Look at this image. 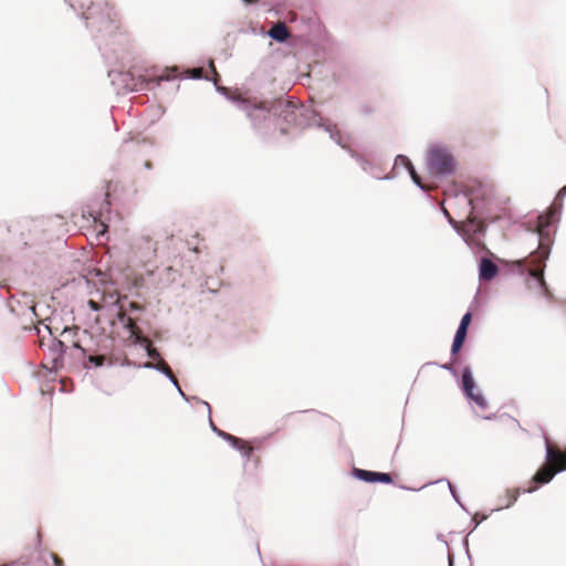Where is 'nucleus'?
<instances>
[{
  "mask_svg": "<svg viewBox=\"0 0 566 566\" xmlns=\"http://www.w3.org/2000/svg\"><path fill=\"white\" fill-rule=\"evenodd\" d=\"M565 197L566 185L556 192L552 206L546 211L528 214L523 223L524 229L537 239V248L531 253L533 269L531 268L524 276L525 285L548 303L554 301V294L546 283L545 268L554 245Z\"/></svg>",
  "mask_w": 566,
  "mask_h": 566,
  "instance_id": "f257e3e1",
  "label": "nucleus"
},
{
  "mask_svg": "<svg viewBox=\"0 0 566 566\" xmlns=\"http://www.w3.org/2000/svg\"><path fill=\"white\" fill-rule=\"evenodd\" d=\"M277 116V130L281 136L295 138L301 130L306 127H317L328 133L329 138L339 147L348 151V147L343 144V135L326 118L315 111L296 105L290 99H284L283 105H279L275 111Z\"/></svg>",
  "mask_w": 566,
  "mask_h": 566,
  "instance_id": "f03ea898",
  "label": "nucleus"
},
{
  "mask_svg": "<svg viewBox=\"0 0 566 566\" xmlns=\"http://www.w3.org/2000/svg\"><path fill=\"white\" fill-rule=\"evenodd\" d=\"M65 3L76 13L78 18L85 21L95 40L98 51L103 56L106 55V48L116 41L112 39L117 36L119 27L116 24L106 0H64Z\"/></svg>",
  "mask_w": 566,
  "mask_h": 566,
  "instance_id": "7ed1b4c3",
  "label": "nucleus"
},
{
  "mask_svg": "<svg viewBox=\"0 0 566 566\" xmlns=\"http://www.w3.org/2000/svg\"><path fill=\"white\" fill-rule=\"evenodd\" d=\"M216 92L237 105L244 112L254 133L263 140L274 138L277 130V116L275 113L279 105H283V97L273 101H261L254 97L244 98L231 93L230 88L219 85L213 81Z\"/></svg>",
  "mask_w": 566,
  "mask_h": 566,
  "instance_id": "20e7f679",
  "label": "nucleus"
},
{
  "mask_svg": "<svg viewBox=\"0 0 566 566\" xmlns=\"http://www.w3.org/2000/svg\"><path fill=\"white\" fill-rule=\"evenodd\" d=\"M107 76L111 78L112 85L117 94H127L139 91H154L159 87L163 82H172L181 80L174 67H166L160 75L145 73L136 74L133 71L108 70Z\"/></svg>",
  "mask_w": 566,
  "mask_h": 566,
  "instance_id": "39448f33",
  "label": "nucleus"
},
{
  "mask_svg": "<svg viewBox=\"0 0 566 566\" xmlns=\"http://www.w3.org/2000/svg\"><path fill=\"white\" fill-rule=\"evenodd\" d=\"M457 196H462L469 207L470 212L479 223L494 222L493 199L494 193L491 186L473 179L461 186Z\"/></svg>",
  "mask_w": 566,
  "mask_h": 566,
  "instance_id": "423d86ee",
  "label": "nucleus"
},
{
  "mask_svg": "<svg viewBox=\"0 0 566 566\" xmlns=\"http://www.w3.org/2000/svg\"><path fill=\"white\" fill-rule=\"evenodd\" d=\"M88 218L92 219L93 223L97 229V238L104 237L112 226H116L120 221L119 213L113 210L112 202L106 192L98 193L91 199L86 207Z\"/></svg>",
  "mask_w": 566,
  "mask_h": 566,
  "instance_id": "0eeeda50",
  "label": "nucleus"
},
{
  "mask_svg": "<svg viewBox=\"0 0 566 566\" xmlns=\"http://www.w3.org/2000/svg\"><path fill=\"white\" fill-rule=\"evenodd\" d=\"M426 167L432 177L444 179L457 172L458 160L446 145L438 143L428 148Z\"/></svg>",
  "mask_w": 566,
  "mask_h": 566,
  "instance_id": "6e6552de",
  "label": "nucleus"
},
{
  "mask_svg": "<svg viewBox=\"0 0 566 566\" xmlns=\"http://www.w3.org/2000/svg\"><path fill=\"white\" fill-rule=\"evenodd\" d=\"M458 387L462 392L463 397L470 402L474 403L481 410H485L489 407V401L484 394L479 389L475 381L472 367L464 365L461 368V376L458 380Z\"/></svg>",
  "mask_w": 566,
  "mask_h": 566,
  "instance_id": "1a4fd4ad",
  "label": "nucleus"
},
{
  "mask_svg": "<svg viewBox=\"0 0 566 566\" xmlns=\"http://www.w3.org/2000/svg\"><path fill=\"white\" fill-rule=\"evenodd\" d=\"M129 248L133 258L143 265H147L159 254V239L140 234L132 239Z\"/></svg>",
  "mask_w": 566,
  "mask_h": 566,
  "instance_id": "9d476101",
  "label": "nucleus"
},
{
  "mask_svg": "<svg viewBox=\"0 0 566 566\" xmlns=\"http://www.w3.org/2000/svg\"><path fill=\"white\" fill-rule=\"evenodd\" d=\"M350 475L355 480L369 484H395L392 475L388 472L373 471L353 467Z\"/></svg>",
  "mask_w": 566,
  "mask_h": 566,
  "instance_id": "9b49d317",
  "label": "nucleus"
},
{
  "mask_svg": "<svg viewBox=\"0 0 566 566\" xmlns=\"http://www.w3.org/2000/svg\"><path fill=\"white\" fill-rule=\"evenodd\" d=\"M50 335L52 336L51 344L49 346V350L54 354V357L51 360V368H46V370L51 374H57L64 367V355L67 350V346L65 343L57 337H55L50 328H48Z\"/></svg>",
  "mask_w": 566,
  "mask_h": 566,
  "instance_id": "f8f14e48",
  "label": "nucleus"
},
{
  "mask_svg": "<svg viewBox=\"0 0 566 566\" xmlns=\"http://www.w3.org/2000/svg\"><path fill=\"white\" fill-rule=\"evenodd\" d=\"M439 483H446L448 485V489L450 491V494L452 496V499L454 500V502L459 505V507L465 512L467 514H471L470 511L468 510L467 505L462 502L461 497H460V494H459V491H458V488L447 478H440L436 481H430L428 483H426L424 485H422L421 488H411V486H408V485H403V484H400L399 488L401 490H405V491H412V492H418L429 485H433V484H439Z\"/></svg>",
  "mask_w": 566,
  "mask_h": 566,
  "instance_id": "ddd939ff",
  "label": "nucleus"
},
{
  "mask_svg": "<svg viewBox=\"0 0 566 566\" xmlns=\"http://www.w3.org/2000/svg\"><path fill=\"white\" fill-rule=\"evenodd\" d=\"M500 269L488 256H481L478 260V279L480 282H491L499 275Z\"/></svg>",
  "mask_w": 566,
  "mask_h": 566,
  "instance_id": "4468645a",
  "label": "nucleus"
},
{
  "mask_svg": "<svg viewBox=\"0 0 566 566\" xmlns=\"http://www.w3.org/2000/svg\"><path fill=\"white\" fill-rule=\"evenodd\" d=\"M136 367L155 370L165 376L171 384H175V376L172 375L169 365L164 359L159 361L139 363Z\"/></svg>",
  "mask_w": 566,
  "mask_h": 566,
  "instance_id": "2eb2a0df",
  "label": "nucleus"
},
{
  "mask_svg": "<svg viewBox=\"0 0 566 566\" xmlns=\"http://www.w3.org/2000/svg\"><path fill=\"white\" fill-rule=\"evenodd\" d=\"M268 34L274 42L279 44L287 43L290 38L289 30L283 23L273 25Z\"/></svg>",
  "mask_w": 566,
  "mask_h": 566,
  "instance_id": "dca6fc26",
  "label": "nucleus"
},
{
  "mask_svg": "<svg viewBox=\"0 0 566 566\" xmlns=\"http://www.w3.org/2000/svg\"><path fill=\"white\" fill-rule=\"evenodd\" d=\"M532 263L526 264L524 259L506 261V270L513 274H517L522 277L525 276L527 271L531 269Z\"/></svg>",
  "mask_w": 566,
  "mask_h": 566,
  "instance_id": "f3484780",
  "label": "nucleus"
},
{
  "mask_svg": "<svg viewBox=\"0 0 566 566\" xmlns=\"http://www.w3.org/2000/svg\"><path fill=\"white\" fill-rule=\"evenodd\" d=\"M208 420H209V426H210L211 431L213 433H216L217 437H219L220 439L226 441L232 449H238L237 442H238L239 438L218 428L216 426V423L212 421L211 417L208 418Z\"/></svg>",
  "mask_w": 566,
  "mask_h": 566,
  "instance_id": "a211bd4d",
  "label": "nucleus"
},
{
  "mask_svg": "<svg viewBox=\"0 0 566 566\" xmlns=\"http://www.w3.org/2000/svg\"><path fill=\"white\" fill-rule=\"evenodd\" d=\"M467 335H468L467 332L461 333L460 331H455L453 339H452V344L450 347V356L452 358V361H457V356H459V353L463 347Z\"/></svg>",
  "mask_w": 566,
  "mask_h": 566,
  "instance_id": "6ab92c4d",
  "label": "nucleus"
},
{
  "mask_svg": "<svg viewBox=\"0 0 566 566\" xmlns=\"http://www.w3.org/2000/svg\"><path fill=\"white\" fill-rule=\"evenodd\" d=\"M118 321L120 322L124 329H126L129 336L140 344V336L137 334L135 322L127 314H118Z\"/></svg>",
  "mask_w": 566,
  "mask_h": 566,
  "instance_id": "aec40b11",
  "label": "nucleus"
},
{
  "mask_svg": "<svg viewBox=\"0 0 566 566\" xmlns=\"http://www.w3.org/2000/svg\"><path fill=\"white\" fill-rule=\"evenodd\" d=\"M428 365H434L441 369L449 371L455 379V382L458 384V380L460 379V376H461V371L459 373V370H458V366L461 365L460 357L457 356V361H452V358L450 357V361H448V363L439 364L437 361H433V363H428Z\"/></svg>",
  "mask_w": 566,
  "mask_h": 566,
  "instance_id": "412c9836",
  "label": "nucleus"
},
{
  "mask_svg": "<svg viewBox=\"0 0 566 566\" xmlns=\"http://www.w3.org/2000/svg\"><path fill=\"white\" fill-rule=\"evenodd\" d=\"M273 436V433H269L263 437H254L248 440H243V446L250 449V451L254 454L255 452L262 450L264 443Z\"/></svg>",
  "mask_w": 566,
  "mask_h": 566,
  "instance_id": "4be33fe9",
  "label": "nucleus"
},
{
  "mask_svg": "<svg viewBox=\"0 0 566 566\" xmlns=\"http://www.w3.org/2000/svg\"><path fill=\"white\" fill-rule=\"evenodd\" d=\"M237 448L238 449H234V450L241 454V457L243 459L244 470H250V462L252 460L253 453L250 451V449H248L247 447L243 446L242 439L238 440Z\"/></svg>",
  "mask_w": 566,
  "mask_h": 566,
  "instance_id": "5701e85b",
  "label": "nucleus"
},
{
  "mask_svg": "<svg viewBox=\"0 0 566 566\" xmlns=\"http://www.w3.org/2000/svg\"><path fill=\"white\" fill-rule=\"evenodd\" d=\"M82 358L83 368L86 370L91 368H101L104 365L102 358L93 357L91 355H87V353L83 355Z\"/></svg>",
  "mask_w": 566,
  "mask_h": 566,
  "instance_id": "b1692460",
  "label": "nucleus"
},
{
  "mask_svg": "<svg viewBox=\"0 0 566 566\" xmlns=\"http://www.w3.org/2000/svg\"><path fill=\"white\" fill-rule=\"evenodd\" d=\"M348 154L352 158H354L361 167V169L366 172H369L375 166L368 159L364 158L354 149H348Z\"/></svg>",
  "mask_w": 566,
  "mask_h": 566,
  "instance_id": "393cba45",
  "label": "nucleus"
},
{
  "mask_svg": "<svg viewBox=\"0 0 566 566\" xmlns=\"http://www.w3.org/2000/svg\"><path fill=\"white\" fill-rule=\"evenodd\" d=\"M412 184L419 189L421 190L427 198H429V193H428V190L427 188L424 187L423 182L421 181L417 170H416V167L413 166L412 169L408 170L407 171Z\"/></svg>",
  "mask_w": 566,
  "mask_h": 566,
  "instance_id": "a878e982",
  "label": "nucleus"
},
{
  "mask_svg": "<svg viewBox=\"0 0 566 566\" xmlns=\"http://www.w3.org/2000/svg\"><path fill=\"white\" fill-rule=\"evenodd\" d=\"M415 165L412 164L411 159L407 155L399 154L396 156L394 160V169L397 167H402L407 171L412 169Z\"/></svg>",
  "mask_w": 566,
  "mask_h": 566,
  "instance_id": "bb28decb",
  "label": "nucleus"
},
{
  "mask_svg": "<svg viewBox=\"0 0 566 566\" xmlns=\"http://www.w3.org/2000/svg\"><path fill=\"white\" fill-rule=\"evenodd\" d=\"M471 321H472V313L470 311H468L461 317L457 331H460L461 333L462 332H467L468 333V327L471 324Z\"/></svg>",
  "mask_w": 566,
  "mask_h": 566,
  "instance_id": "cd10ccee",
  "label": "nucleus"
},
{
  "mask_svg": "<svg viewBox=\"0 0 566 566\" xmlns=\"http://www.w3.org/2000/svg\"><path fill=\"white\" fill-rule=\"evenodd\" d=\"M506 494H507L510 501L505 505V507H511L517 501V499L521 494V490L520 489H510L506 491Z\"/></svg>",
  "mask_w": 566,
  "mask_h": 566,
  "instance_id": "c85d7f7f",
  "label": "nucleus"
},
{
  "mask_svg": "<svg viewBox=\"0 0 566 566\" xmlns=\"http://www.w3.org/2000/svg\"><path fill=\"white\" fill-rule=\"evenodd\" d=\"M142 346L146 350V355L149 358L148 361H159V360H161L160 354L158 352H156L155 349L149 348V346L147 344L146 345H142Z\"/></svg>",
  "mask_w": 566,
  "mask_h": 566,
  "instance_id": "c756f323",
  "label": "nucleus"
},
{
  "mask_svg": "<svg viewBox=\"0 0 566 566\" xmlns=\"http://www.w3.org/2000/svg\"><path fill=\"white\" fill-rule=\"evenodd\" d=\"M174 243H175L174 234L172 233L165 234V244L161 247V249L159 248V253L164 254L165 249H167L169 252L172 249Z\"/></svg>",
  "mask_w": 566,
  "mask_h": 566,
  "instance_id": "7c9ffc66",
  "label": "nucleus"
},
{
  "mask_svg": "<svg viewBox=\"0 0 566 566\" xmlns=\"http://www.w3.org/2000/svg\"><path fill=\"white\" fill-rule=\"evenodd\" d=\"M441 212L443 213V216L446 217L448 223L452 227V229L459 234L461 235L460 233V230L457 226V221L450 216L449 211L446 209V208H442L441 209Z\"/></svg>",
  "mask_w": 566,
  "mask_h": 566,
  "instance_id": "2f4dec72",
  "label": "nucleus"
},
{
  "mask_svg": "<svg viewBox=\"0 0 566 566\" xmlns=\"http://www.w3.org/2000/svg\"><path fill=\"white\" fill-rule=\"evenodd\" d=\"M486 518H488V515H482L480 518H478L476 515L472 516V518L470 521L471 530H470L469 534H472L479 527V525Z\"/></svg>",
  "mask_w": 566,
  "mask_h": 566,
  "instance_id": "473e14b6",
  "label": "nucleus"
},
{
  "mask_svg": "<svg viewBox=\"0 0 566 566\" xmlns=\"http://www.w3.org/2000/svg\"><path fill=\"white\" fill-rule=\"evenodd\" d=\"M189 398H191V401H193V402H197V403H200V405L205 406V407H206V409H207L208 418H210V416H211V406H210V403H209V402H207V401L202 400V399H201V398H199L198 396H189Z\"/></svg>",
  "mask_w": 566,
  "mask_h": 566,
  "instance_id": "72a5a7b5",
  "label": "nucleus"
},
{
  "mask_svg": "<svg viewBox=\"0 0 566 566\" xmlns=\"http://www.w3.org/2000/svg\"><path fill=\"white\" fill-rule=\"evenodd\" d=\"M174 387L176 388L178 395L188 403L191 402V398H189V396L187 394H185V391L181 389L178 380L175 378V384H172Z\"/></svg>",
  "mask_w": 566,
  "mask_h": 566,
  "instance_id": "f704fd0d",
  "label": "nucleus"
},
{
  "mask_svg": "<svg viewBox=\"0 0 566 566\" xmlns=\"http://www.w3.org/2000/svg\"><path fill=\"white\" fill-rule=\"evenodd\" d=\"M50 557L54 566H64L63 559L55 553H50Z\"/></svg>",
  "mask_w": 566,
  "mask_h": 566,
  "instance_id": "c9c22d12",
  "label": "nucleus"
},
{
  "mask_svg": "<svg viewBox=\"0 0 566 566\" xmlns=\"http://www.w3.org/2000/svg\"><path fill=\"white\" fill-rule=\"evenodd\" d=\"M359 112L364 116H369L374 113V108L371 106L365 104L360 107Z\"/></svg>",
  "mask_w": 566,
  "mask_h": 566,
  "instance_id": "e433bc0d",
  "label": "nucleus"
},
{
  "mask_svg": "<svg viewBox=\"0 0 566 566\" xmlns=\"http://www.w3.org/2000/svg\"><path fill=\"white\" fill-rule=\"evenodd\" d=\"M13 302H15L17 304H20V300L17 297V295H13L11 297V302H9L7 304L9 312L14 314L15 313V308L13 306Z\"/></svg>",
  "mask_w": 566,
  "mask_h": 566,
  "instance_id": "4c0bfd02",
  "label": "nucleus"
},
{
  "mask_svg": "<svg viewBox=\"0 0 566 566\" xmlns=\"http://www.w3.org/2000/svg\"><path fill=\"white\" fill-rule=\"evenodd\" d=\"M261 463V459L259 457H252V460L250 462V469L252 468L253 471H256L259 465Z\"/></svg>",
  "mask_w": 566,
  "mask_h": 566,
  "instance_id": "58836bf2",
  "label": "nucleus"
},
{
  "mask_svg": "<svg viewBox=\"0 0 566 566\" xmlns=\"http://www.w3.org/2000/svg\"><path fill=\"white\" fill-rule=\"evenodd\" d=\"M397 177V175L394 172V169L390 174L382 176V177H376L378 180H392Z\"/></svg>",
  "mask_w": 566,
  "mask_h": 566,
  "instance_id": "ea45409f",
  "label": "nucleus"
},
{
  "mask_svg": "<svg viewBox=\"0 0 566 566\" xmlns=\"http://www.w3.org/2000/svg\"><path fill=\"white\" fill-rule=\"evenodd\" d=\"M448 566H454V554L452 552H448Z\"/></svg>",
  "mask_w": 566,
  "mask_h": 566,
  "instance_id": "a19ab883",
  "label": "nucleus"
},
{
  "mask_svg": "<svg viewBox=\"0 0 566 566\" xmlns=\"http://www.w3.org/2000/svg\"><path fill=\"white\" fill-rule=\"evenodd\" d=\"M129 308L133 311V312H139L142 310L140 305L137 304V303H133L130 302L129 303Z\"/></svg>",
  "mask_w": 566,
  "mask_h": 566,
  "instance_id": "79ce46f5",
  "label": "nucleus"
},
{
  "mask_svg": "<svg viewBox=\"0 0 566 566\" xmlns=\"http://www.w3.org/2000/svg\"><path fill=\"white\" fill-rule=\"evenodd\" d=\"M73 348L80 350L82 356L86 354V349L82 347L78 343H73Z\"/></svg>",
  "mask_w": 566,
  "mask_h": 566,
  "instance_id": "37998d69",
  "label": "nucleus"
},
{
  "mask_svg": "<svg viewBox=\"0 0 566 566\" xmlns=\"http://www.w3.org/2000/svg\"><path fill=\"white\" fill-rule=\"evenodd\" d=\"M301 21L306 24L305 25L306 29H310V23L314 22V19L307 17V18H302Z\"/></svg>",
  "mask_w": 566,
  "mask_h": 566,
  "instance_id": "c03bdc74",
  "label": "nucleus"
},
{
  "mask_svg": "<svg viewBox=\"0 0 566 566\" xmlns=\"http://www.w3.org/2000/svg\"><path fill=\"white\" fill-rule=\"evenodd\" d=\"M469 535H470V534L468 533V534H467V536H465V537L463 538V541H462V545H463L464 552L470 549V548H469V538H468V537H469Z\"/></svg>",
  "mask_w": 566,
  "mask_h": 566,
  "instance_id": "a18cd8bd",
  "label": "nucleus"
},
{
  "mask_svg": "<svg viewBox=\"0 0 566 566\" xmlns=\"http://www.w3.org/2000/svg\"><path fill=\"white\" fill-rule=\"evenodd\" d=\"M190 78L192 80H205V81H211L208 76H201L200 74L196 73Z\"/></svg>",
  "mask_w": 566,
  "mask_h": 566,
  "instance_id": "49530a36",
  "label": "nucleus"
},
{
  "mask_svg": "<svg viewBox=\"0 0 566 566\" xmlns=\"http://www.w3.org/2000/svg\"><path fill=\"white\" fill-rule=\"evenodd\" d=\"M496 418H497L496 413H490V415H486V416L482 417L483 420H488V421L494 420Z\"/></svg>",
  "mask_w": 566,
  "mask_h": 566,
  "instance_id": "de8ad7c7",
  "label": "nucleus"
},
{
  "mask_svg": "<svg viewBox=\"0 0 566 566\" xmlns=\"http://www.w3.org/2000/svg\"><path fill=\"white\" fill-rule=\"evenodd\" d=\"M154 167L153 163L150 160H146L144 163V168L147 169V170H151Z\"/></svg>",
  "mask_w": 566,
  "mask_h": 566,
  "instance_id": "09e8293b",
  "label": "nucleus"
},
{
  "mask_svg": "<svg viewBox=\"0 0 566 566\" xmlns=\"http://www.w3.org/2000/svg\"><path fill=\"white\" fill-rule=\"evenodd\" d=\"M244 6H252L258 2V0H240Z\"/></svg>",
  "mask_w": 566,
  "mask_h": 566,
  "instance_id": "8fccbe9b",
  "label": "nucleus"
},
{
  "mask_svg": "<svg viewBox=\"0 0 566 566\" xmlns=\"http://www.w3.org/2000/svg\"><path fill=\"white\" fill-rule=\"evenodd\" d=\"M500 418H509V419H512L514 422L517 423V420L515 418H512L510 415H507L506 412H503Z\"/></svg>",
  "mask_w": 566,
  "mask_h": 566,
  "instance_id": "3c124183",
  "label": "nucleus"
},
{
  "mask_svg": "<svg viewBox=\"0 0 566 566\" xmlns=\"http://www.w3.org/2000/svg\"><path fill=\"white\" fill-rule=\"evenodd\" d=\"M71 333V328L69 326H65L63 331L61 332V336H64L65 334Z\"/></svg>",
  "mask_w": 566,
  "mask_h": 566,
  "instance_id": "603ef678",
  "label": "nucleus"
},
{
  "mask_svg": "<svg viewBox=\"0 0 566 566\" xmlns=\"http://www.w3.org/2000/svg\"><path fill=\"white\" fill-rule=\"evenodd\" d=\"M465 555H467L468 559L471 562L472 560V556H471L470 549L465 551Z\"/></svg>",
  "mask_w": 566,
  "mask_h": 566,
  "instance_id": "864d4df0",
  "label": "nucleus"
},
{
  "mask_svg": "<svg viewBox=\"0 0 566 566\" xmlns=\"http://www.w3.org/2000/svg\"><path fill=\"white\" fill-rule=\"evenodd\" d=\"M209 67L211 69V71H212L213 73H217V71H216V69H214V66H213V63H212L211 61L209 62Z\"/></svg>",
  "mask_w": 566,
  "mask_h": 566,
  "instance_id": "5fc2aeb1",
  "label": "nucleus"
},
{
  "mask_svg": "<svg viewBox=\"0 0 566 566\" xmlns=\"http://www.w3.org/2000/svg\"><path fill=\"white\" fill-rule=\"evenodd\" d=\"M29 310H30L34 315H36L35 307H34L33 305L29 306Z\"/></svg>",
  "mask_w": 566,
  "mask_h": 566,
  "instance_id": "6e6d98bb",
  "label": "nucleus"
},
{
  "mask_svg": "<svg viewBox=\"0 0 566 566\" xmlns=\"http://www.w3.org/2000/svg\"><path fill=\"white\" fill-rule=\"evenodd\" d=\"M21 296H22L23 298H29V297H30V294L24 292V293H21Z\"/></svg>",
  "mask_w": 566,
  "mask_h": 566,
  "instance_id": "4d7b16f0",
  "label": "nucleus"
},
{
  "mask_svg": "<svg viewBox=\"0 0 566 566\" xmlns=\"http://www.w3.org/2000/svg\"><path fill=\"white\" fill-rule=\"evenodd\" d=\"M478 297H479V292L475 294V296L473 298V303L478 302Z\"/></svg>",
  "mask_w": 566,
  "mask_h": 566,
  "instance_id": "13d9d810",
  "label": "nucleus"
},
{
  "mask_svg": "<svg viewBox=\"0 0 566 566\" xmlns=\"http://www.w3.org/2000/svg\"><path fill=\"white\" fill-rule=\"evenodd\" d=\"M256 552H258L259 557L261 558V552H260L259 545H256Z\"/></svg>",
  "mask_w": 566,
  "mask_h": 566,
  "instance_id": "bf43d9fd",
  "label": "nucleus"
},
{
  "mask_svg": "<svg viewBox=\"0 0 566 566\" xmlns=\"http://www.w3.org/2000/svg\"><path fill=\"white\" fill-rule=\"evenodd\" d=\"M315 411L314 409H310V410H304L303 412H313Z\"/></svg>",
  "mask_w": 566,
  "mask_h": 566,
  "instance_id": "052dcab7",
  "label": "nucleus"
},
{
  "mask_svg": "<svg viewBox=\"0 0 566 566\" xmlns=\"http://www.w3.org/2000/svg\"><path fill=\"white\" fill-rule=\"evenodd\" d=\"M210 293H216V290L209 289Z\"/></svg>",
  "mask_w": 566,
  "mask_h": 566,
  "instance_id": "680f3d73",
  "label": "nucleus"
}]
</instances>
